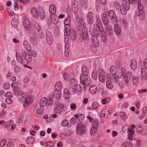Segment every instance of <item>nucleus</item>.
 <instances>
[{
	"mask_svg": "<svg viewBox=\"0 0 147 147\" xmlns=\"http://www.w3.org/2000/svg\"><path fill=\"white\" fill-rule=\"evenodd\" d=\"M96 24H94L93 28H90L89 32L91 35L93 36L95 34L98 33L99 31L103 30V27L100 19H96Z\"/></svg>",
	"mask_w": 147,
	"mask_h": 147,
	"instance_id": "nucleus-1",
	"label": "nucleus"
},
{
	"mask_svg": "<svg viewBox=\"0 0 147 147\" xmlns=\"http://www.w3.org/2000/svg\"><path fill=\"white\" fill-rule=\"evenodd\" d=\"M101 18L103 24L105 26L106 29L109 35H111L113 33V30L109 25V22L106 15L104 13H102L101 15Z\"/></svg>",
	"mask_w": 147,
	"mask_h": 147,
	"instance_id": "nucleus-2",
	"label": "nucleus"
},
{
	"mask_svg": "<svg viewBox=\"0 0 147 147\" xmlns=\"http://www.w3.org/2000/svg\"><path fill=\"white\" fill-rule=\"evenodd\" d=\"M130 8L129 3L126 0H123L122 1V5L120 7V10L121 13L123 15H126L127 11Z\"/></svg>",
	"mask_w": 147,
	"mask_h": 147,
	"instance_id": "nucleus-3",
	"label": "nucleus"
},
{
	"mask_svg": "<svg viewBox=\"0 0 147 147\" xmlns=\"http://www.w3.org/2000/svg\"><path fill=\"white\" fill-rule=\"evenodd\" d=\"M104 11L108 16L110 18L112 22H114L115 23L117 22V17L115 11L113 10H111L107 12V10L105 8H104Z\"/></svg>",
	"mask_w": 147,
	"mask_h": 147,
	"instance_id": "nucleus-4",
	"label": "nucleus"
},
{
	"mask_svg": "<svg viewBox=\"0 0 147 147\" xmlns=\"http://www.w3.org/2000/svg\"><path fill=\"white\" fill-rule=\"evenodd\" d=\"M14 52H16V57L17 61L19 63H21L23 59L22 56L24 58L27 55L26 51L24 49H22L20 52V54L18 52H17L16 51L14 50Z\"/></svg>",
	"mask_w": 147,
	"mask_h": 147,
	"instance_id": "nucleus-5",
	"label": "nucleus"
},
{
	"mask_svg": "<svg viewBox=\"0 0 147 147\" xmlns=\"http://www.w3.org/2000/svg\"><path fill=\"white\" fill-rule=\"evenodd\" d=\"M70 34V32H69V34L68 33H67V34H66V32L65 33V35L64 36H65V52H64V55L66 57H68L69 56V44L67 43V42H68V39L67 38V37H66L67 35H68Z\"/></svg>",
	"mask_w": 147,
	"mask_h": 147,
	"instance_id": "nucleus-6",
	"label": "nucleus"
},
{
	"mask_svg": "<svg viewBox=\"0 0 147 147\" xmlns=\"http://www.w3.org/2000/svg\"><path fill=\"white\" fill-rule=\"evenodd\" d=\"M97 119H95L92 125V127L90 131V134L92 136H94L98 132L97 128Z\"/></svg>",
	"mask_w": 147,
	"mask_h": 147,
	"instance_id": "nucleus-7",
	"label": "nucleus"
},
{
	"mask_svg": "<svg viewBox=\"0 0 147 147\" xmlns=\"http://www.w3.org/2000/svg\"><path fill=\"white\" fill-rule=\"evenodd\" d=\"M76 84V83L74 80L72 79L70 81V83L68 88V89L71 95H74L76 92V91L74 87Z\"/></svg>",
	"mask_w": 147,
	"mask_h": 147,
	"instance_id": "nucleus-8",
	"label": "nucleus"
},
{
	"mask_svg": "<svg viewBox=\"0 0 147 147\" xmlns=\"http://www.w3.org/2000/svg\"><path fill=\"white\" fill-rule=\"evenodd\" d=\"M85 126L82 123L78 124L77 127V131L80 135H83L86 132Z\"/></svg>",
	"mask_w": 147,
	"mask_h": 147,
	"instance_id": "nucleus-9",
	"label": "nucleus"
},
{
	"mask_svg": "<svg viewBox=\"0 0 147 147\" xmlns=\"http://www.w3.org/2000/svg\"><path fill=\"white\" fill-rule=\"evenodd\" d=\"M125 71H126L125 69L124 68H122L121 69V75L123 77L125 81L126 82H128L129 81L128 77H130V75H131V73L129 72L126 74L125 73Z\"/></svg>",
	"mask_w": 147,
	"mask_h": 147,
	"instance_id": "nucleus-10",
	"label": "nucleus"
},
{
	"mask_svg": "<svg viewBox=\"0 0 147 147\" xmlns=\"http://www.w3.org/2000/svg\"><path fill=\"white\" fill-rule=\"evenodd\" d=\"M64 23L65 25L68 26L67 27V28L65 27L64 28L65 35L66 32L67 34V33H68L69 34V31L70 30V28L69 27V25L70 23V18L67 17V18L65 19L64 21ZM65 27L66 26H65Z\"/></svg>",
	"mask_w": 147,
	"mask_h": 147,
	"instance_id": "nucleus-11",
	"label": "nucleus"
},
{
	"mask_svg": "<svg viewBox=\"0 0 147 147\" xmlns=\"http://www.w3.org/2000/svg\"><path fill=\"white\" fill-rule=\"evenodd\" d=\"M33 99L32 96H31L27 97L24 102V107H26L27 106L30 105L33 101Z\"/></svg>",
	"mask_w": 147,
	"mask_h": 147,
	"instance_id": "nucleus-12",
	"label": "nucleus"
},
{
	"mask_svg": "<svg viewBox=\"0 0 147 147\" xmlns=\"http://www.w3.org/2000/svg\"><path fill=\"white\" fill-rule=\"evenodd\" d=\"M30 13L32 16L34 17V19H39V14L37 9L34 7L31 9Z\"/></svg>",
	"mask_w": 147,
	"mask_h": 147,
	"instance_id": "nucleus-13",
	"label": "nucleus"
},
{
	"mask_svg": "<svg viewBox=\"0 0 147 147\" xmlns=\"http://www.w3.org/2000/svg\"><path fill=\"white\" fill-rule=\"evenodd\" d=\"M46 36L47 41L49 45H51L53 43V37L51 33L49 31L46 32Z\"/></svg>",
	"mask_w": 147,
	"mask_h": 147,
	"instance_id": "nucleus-14",
	"label": "nucleus"
},
{
	"mask_svg": "<svg viewBox=\"0 0 147 147\" xmlns=\"http://www.w3.org/2000/svg\"><path fill=\"white\" fill-rule=\"evenodd\" d=\"M145 12L143 10H138L135 11L134 16L141 20L143 18Z\"/></svg>",
	"mask_w": 147,
	"mask_h": 147,
	"instance_id": "nucleus-15",
	"label": "nucleus"
},
{
	"mask_svg": "<svg viewBox=\"0 0 147 147\" xmlns=\"http://www.w3.org/2000/svg\"><path fill=\"white\" fill-rule=\"evenodd\" d=\"M98 35V33L95 34L93 36L91 35L92 37L91 38V42L92 43V45L94 47H97L99 45L98 40V38L95 36L96 35Z\"/></svg>",
	"mask_w": 147,
	"mask_h": 147,
	"instance_id": "nucleus-16",
	"label": "nucleus"
},
{
	"mask_svg": "<svg viewBox=\"0 0 147 147\" xmlns=\"http://www.w3.org/2000/svg\"><path fill=\"white\" fill-rule=\"evenodd\" d=\"M87 20L89 24H91L94 20L93 13L91 12H89L87 15Z\"/></svg>",
	"mask_w": 147,
	"mask_h": 147,
	"instance_id": "nucleus-17",
	"label": "nucleus"
},
{
	"mask_svg": "<svg viewBox=\"0 0 147 147\" xmlns=\"http://www.w3.org/2000/svg\"><path fill=\"white\" fill-rule=\"evenodd\" d=\"M63 105L62 104H59L54 109L55 112L56 113H59L63 110Z\"/></svg>",
	"mask_w": 147,
	"mask_h": 147,
	"instance_id": "nucleus-18",
	"label": "nucleus"
},
{
	"mask_svg": "<svg viewBox=\"0 0 147 147\" xmlns=\"http://www.w3.org/2000/svg\"><path fill=\"white\" fill-rule=\"evenodd\" d=\"M48 98L46 97H43L40 100L39 102L40 105L42 107H44L48 104Z\"/></svg>",
	"mask_w": 147,
	"mask_h": 147,
	"instance_id": "nucleus-19",
	"label": "nucleus"
},
{
	"mask_svg": "<svg viewBox=\"0 0 147 147\" xmlns=\"http://www.w3.org/2000/svg\"><path fill=\"white\" fill-rule=\"evenodd\" d=\"M114 32L116 34L118 35L120 34L121 32V29L119 24H116L114 26Z\"/></svg>",
	"mask_w": 147,
	"mask_h": 147,
	"instance_id": "nucleus-20",
	"label": "nucleus"
},
{
	"mask_svg": "<svg viewBox=\"0 0 147 147\" xmlns=\"http://www.w3.org/2000/svg\"><path fill=\"white\" fill-rule=\"evenodd\" d=\"M22 24L24 25V26L25 27L26 30L29 31L30 30V22L26 18L23 20L22 22Z\"/></svg>",
	"mask_w": 147,
	"mask_h": 147,
	"instance_id": "nucleus-21",
	"label": "nucleus"
},
{
	"mask_svg": "<svg viewBox=\"0 0 147 147\" xmlns=\"http://www.w3.org/2000/svg\"><path fill=\"white\" fill-rule=\"evenodd\" d=\"M130 77H129V76L128 77L129 80L132 79L133 85L136 86L137 85L140 80H139L136 77L133 76L132 74L131 75H130Z\"/></svg>",
	"mask_w": 147,
	"mask_h": 147,
	"instance_id": "nucleus-22",
	"label": "nucleus"
},
{
	"mask_svg": "<svg viewBox=\"0 0 147 147\" xmlns=\"http://www.w3.org/2000/svg\"><path fill=\"white\" fill-rule=\"evenodd\" d=\"M143 69L142 68L141 70V73L142 75V78L140 79V81L142 82H146L147 80V76L146 73V71H143Z\"/></svg>",
	"mask_w": 147,
	"mask_h": 147,
	"instance_id": "nucleus-23",
	"label": "nucleus"
},
{
	"mask_svg": "<svg viewBox=\"0 0 147 147\" xmlns=\"http://www.w3.org/2000/svg\"><path fill=\"white\" fill-rule=\"evenodd\" d=\"M135 3H138V10H143L144 6L142 5V1L141 0H135Z\"/></svg>",
	"mask_w": 147,
	"mask_h": 147,
	"instance_id": "nucleus-24",
	"label": "nucleus"
},
{
	"mask_svg": "<svg viewBox=\"0 0 147 147\" xmlns=\"http://www.w3.org/2000/svg\"><path fill=\"white\" fill-rule=\"evenodd\" d=\"M54 95L55 97L57 99H60L61 97V93L60 90H55L54 92Z\"/></svg>",
	"mask_w": 147,
	"mask_h": 147,
	"instance_id": "nucleus-25",
	"label": "nucleus"
},
{
	"mask_svg": "<svg viewBox=\"0 0 147 147\" xmlns=\"http://www.w3.org/2000/svg\"><path fill=\"white\" fill-rule=\"evenodd\" d=\"M100 33L101 34V38L102 40L104 42H105L106 41L107 38V36L104 30V29L103 28V30L102 31H99L98 34Z\"/></svg>",
	"mask_w": 147,
	"mask_h": 147,
	"instance_id": "nucleus-26",
	"label": "nucleus"
},
{
	"mask_svg": "<svg viewBox=\"0 0 147 147\" xmlns=\"http://www.w3.org/2000/svg\"><path fill=\"white\" fill-rule=\"evenodd\" d=\"M90 91L91 93L94 94L96 93L97 91V87L95 85H92L89 88Z\"/></svg>",
	"mask_w": 147,
	"mask_h": 147,
	"instance_id": "nucleus-27",
	"label": "nucleus"
},
{
	"mask_svg": "<svg viewBox=\"0 0 147 147\" xmlns=\"http://www.w3.org/2000/svg\"><path fill=\"white\" fill-rule=\"evenodd\" d=\"M49 12L50 14L53 15L56 12V9L55 6L54 5H51L49 9Z\"/></svg>",
	"mask_w": 147,
	"mask_h": 147,
	"instance_id": "nucleus-28",
	"label": "nucleus"
},
{
	"mask_svg": "<svg viewBox=\"0 0 147 147\" xmlns=\"http://www.w3.org/2000/svg\"><path fill=\"white\" fill-rule=\"evenodd\" d=\"M51 20L52 23L54 24H56L58 22V18L55 15H51Z\"/></svg>",
	"mask_w": 147,
	"mask_h": 147,
	"instance_id": "nucleus-29",
	"label": "nucleus"
},
{
	"mask_svg": "<svg viewBox=\"0 0 147 147\" xmlns=\"http://www.w3.org/2000/svg\"><path fill=\"white\" fill-rule=\"evenodd\" d=\"M32 26L34 27L35 28V29L37 30L38 32H41L42 31V30L41 28V27L37 23L34 22L32 24Z\"/></svg>",
	"mask_w": 147,
	"mask_h": 147,
	"instance_id": "nucleus-30",
	"label": "nucleus"
},
{
	"mask_svg": "<svg viewBox=\"0 0 147 147\" xmlns=\"http://www.w3.org/2000/svg\"><path fill=\"white\" fill-rule=\"evenodd\" d=\"M23 45L27 51H29L31 50V47L27 41H24L23 42Z\"/></svg>",
	"mask_w": 147,
	"mask_h": 147,
	"instance_id": "nucleus-31",
	"label": "nucleus"
},
{
	"mask_svg": "<svg viewBox=\"0 0 147 147\" xmlns=\"http://www.w3.org/2000/svg\"><path fill=\"white\" fill-rule=\"evenodd\" d=\"M99 80L101 82L103 83L105 81V75L102 73H100L98 75Z\"/></svg>",
	"mask_w": 147,
	"mask_h": 147,
	"instance_id": "nucleus-32",
	"label": "nucleus"
},
{
	"mask_svg": "<svg viewBox=\"0 0 147 147\" xmlns=\"http://www.w3.org/2000/svg\"><path fill=\"white\" fill-rule=\"evenodd\" d=\"M70 94L69 90L67 89H64L63 95L64 97L66 99H67L69 97Z\"/></svg>",
	"mask_w": 147,
	"mask_h": 147,
	"instance_id": "nucleus-33",
	"label": "nucleus"
},
{
	"mask_svg": "<svg viewBox=\"0 0 147 147\" xmlns=\"http://www.w3.org/2000/svg\"><path fill=\"white\" fill-rule=\"evenodd\" d=\"M83 83L82 85H83L84 88H85L86 86L89 85L90 83V80L89 77L87 76Z\"/></svg>",
	"mask_w": 147,
	"mask_h": 147,
	"instance_id": "nucleus-34",
	"label": "nucleus"
},
{
	"mask_svg": "<svg viewBox=\"0 0 147 147\" xmlns=\"http://www.w3.org/2000/svg\"><path fill=\"white\" fill-rule=\"evenodd\" d=\"M43 113V110L41 109H38L35 112V115L36 117H39L42 116Z\"/></svg>",
	"mask_w": 147,
	"mask_h": 147,
	"instance_id": "nucleus-35",
	"label": "nucleus"
},
{
	"mask_svg": "<svg viewBox=\"0 0 147 147\" xmlns=\"http://www.w3.org/2000/svg\"><path fill=\"white\" fill-rule=\"evenodd\" d=\"M82 74L87 75L88 73V71L87 67L85 65H83L82 68Z\"/></svg>",
	"mask_w": 147,
	"mask_h": 147,
	"instance_id": "nucleus-36",
	"label": "nucleus"
},
{
	"mask_svg": "<svg viewBox=\"0 0 147 147\" xmlns=\"http://www.w3.org/2000/svg\"><path fill=\"white\" fill-rule=\"evenodd\" d=\"M109 69L112 75L115 74L117 73V69L116 66L114 65L111 66Z\"/></svg>",
	"mask_w": 147,
	"mask_h": 147,
	"instance_id": "nucleus-37",
	"label": "nucleus"
},
{
	"mask_svg": "<svg viewBox=\"0 0 147 147\" xmlns=\"http://www.w3.org/2000/svg\"><path fill=\"white\" fill-rule=\"evenodd\" d=\"M62 87L63 85L61 82H60L58 81L56 83L55 88L56 90H60L62 88Z\"/></svg>",
	"mask_w": 147,
	"mask_h": 147,
	"instance_id": "nucleus-38",
	"label": "nucleus"
},
{
	"mask_svg": "<svg viewBox=\"0 0 147 147\" xmlns=\"http://www.w3.org/2000/svg\"><path fill=\"white\" fill-rule=\"evenodd\" d=\"M34 140L33 139V137L30 136L28 137L26 139V143L29 144H33L34 142Z\"/></svg>",
	"mask_w": 147,
	"mask_h": 147,
	"instance_id": "nucleus-39",
	"label": "nucleus"
},
{
	"mask_svg": "<svg viewBox=\"0 0 147 147\" xmlns=\"http://www.w3.org/2000/svg\"><path fill=\"white\" fill-rule=\"evenodd\" d=\"M88 3L86 0H83L80 2V4L82 8H86L88 5Z\"/></svg>",
	"mask_w": 147,
	"mask_h": 147,
	"instance_id": "nucleus-40",
	"label": "nucleus"
},
{
	"mask_svg": "<svg viewBox=\"0 0 147 147\" xmlns=\"http://www.w3.org/2000/svg\"><path fill=\"white\" fill-rule=\"evenodd\" d=\"M120 21L124 26L125 27L127 26V22L126 21V18L124 16H123L120 19Z\"/></svg>",
	"mask_w": 147,
	"mask_h": 147,
	"instance_id": "nucleus-41",
	"label": "nucleus"
},
{
	"mask_svg": "<svg viewBox=\"0 0 147 147\" xmlns=\"http://www.w3.org/2000/svg\"><path fill=\"white\" fill-rule=\"evenodd\" d=\"M106 84L107 87L109 89H111L113 87V84L111 80H107Z\"/></svg>",
	"mask_w": 147,
	"mask_h": 147,
	"instance_id": "nucleus-42",
	"label": "nucleus"
},
{
	"mask_svg": "<svg viewBox=\"0 0 147 147\" xmlns=\"http://www.w3.org/2000/svg\"><path fill=\"white\" fill-rule=\"evenodd\" d=\"M133 144L131 142H127L123 143L121 147H132Z\"/></svg>",
	"mask_w": 147,
	"mask_h": 147,
	"instance_id": "nucleus-43",
	"label": "nucleus"
},
{
	"mask_svg": "<svg viewBox=\"0 0 147 147\" xmlns=\"http://www.w3.org/2000/svg\"><path fill=\"white\" fill-rule=\"evenodd\" d=\"M11 24L13 28L16 27L18 24V20L17 19H14L11 21Z\"/></svg>",
	"mask_w": 147,
	"mask_h": 147,
	"instance_id": "nucleus-44",
	"label": "nucleus"
},
{
	"mask_svg": "<svg viewBox=\"0 0 147 147\" xmlns=\"http://www.w3.org/2000/svg\"><path fill=\"white\" fill-rule=\"evenodd\" d=\"M92 76L93 79L94 80L96 79L98 76L97 71L96 70H93L92 72Z\"/></svg>",
	"mask_w": 147,
	"mask_h": 147,
	"instance_id": "nucleus-45",
	"label": "nucleus"
},
{
	"mask_svg": "<svg viewBox=\"0 0 147 147\" xmlns=\"http://www.w3.org/2000/svg\"><path fill=\"white\" fill-rule=\"evenodd\" d=\"M74 87L76 91V93H79L80 91L81 90V86L79 84H75L74 86Z\"/></svg>",
	"mask_w": 147,
	"mask_h": 147,
	"instance_id": "nucleus-46",
	"label": "nucleus"
},
{
	"mask_svg": "<svg viewBox=\"0 0 147 147\" xmlns=\"http://www.w3.org/2000/svg\"><path fill=\"white\" fill-rule=\"evenodd\" d=\"M87 75L82 74L81 75L80 77V82L82 84L85 81V80L87 77Z\"/></svg>",
	"mask_w": 147,
	"mask_h": 147,
	"instance_id": "nucleus-47",
	"label": "nucleus"
},
{
	"mask_svg": "<svg viewBox=\"0 0 147 147\" xmlns=\"http://www.w3.org/2000/svg\"><path fill=\"white\" fill-rule=\"evenodd\" d=\"M78 117V115H76L75 117L71 118L70 120V122L71 123L74 124L77 121V118Z\"/></svg>",
	"mask_w": 147,
	"mask_h": 147,
	"instance_id": "nucleus-48",
	"label": "nucleus"
},
{
	"mask_svg": "<svg viewBox=\"0 0 147 147\" xmlns=\"http://www.w3.org/2000/svg\"><path fill=\"white\" fill-rule=\"evenodd\" d=\"M120 117L122 119L124 120L127 117L126 114L123 112H121L119 113Z\"/></svg>",
	"mask_w": 147,
	"mask_h": 147,
	"instance_id": "nucleus-49",
	"label": "nucleus"
},
{
	"mask_svg": "<svg viewBox=\"0 0 147 147\" xmlns=\"http://www.w3.org/2000/svg\"><path fill=\"white\" fill-rule=\"evenodd\" d=\"M100 3L98 0H96L95 6L96 9L97 11H99L100 9Z\"/></svg>",
	"mask_w": 147,
	"mask_h": 147,
	"instance_id": "nucleus-50",
	"label": "nucleus"
},
{
	"mask_svg": "<svg viewBox=\"0 0 147 147\" xmlns=\"http://www.w3.org/2000/svg\"><path fill=\"white\" fill-rule=\"evenodd\" d=\"M112 78L113 79V81L115 82H117L119 79V76H116V74H112Z\"/></svg>",
	"mask_w": 147,
	"mask_h": 147,
	"instance_id": "nucleus-51",
	"label": "nucleus"
},
{
	"mask_svg": "<svg viewBox=\"0 0 147 147\" xmlns=\"http://www.w3.org/2000/svg\"><path fill=\"white\" fill-rule=\"evenodd\" d=\"M110 102V100L108 98H105L102 100V103L104 105L108 104Z\"/></svg>",
	"mask_w": 147,
	"mask_h": 147,
	"instance_id": "nucleus-52",
	"label": "nucleus"
},
{
	"mask_svg": "<svg viewBox=\"0 0 147 147\" xmlns=\"http://www.w3.org/2000/svg\"><path fill=\"white\" fill-rule=\"evenodd\" d=\"M22 93L23 92L22 91H16L14 92V94L19 96H21Z\"/></svg>",
	"mask_w": 147,
	"mask_h": 147,
	"instance_id": "nucleus-53",
	"label": "nucleus"
},
{
	"mask_svg": "<svg viewBox=\"0 0 147 147\" xmlns=\"http://www.w3.org/2000/svg\"><path fill=\"white\" fill-rule=\"evenodd\" d=\"M30 40L31 42L33 44H35L37 41L36 39L34 36L31 37L30 38Z\"/></svg>",
	"mask_w": 147,
	"mask_h": 147,
	"instance_id": "nucleus-54",
	"label": "nucleus"
},
{
	"mask_svg": "<svg viewBox=\"0 0 147 147\" xmlns=\"http://www.w3.org/2000/svg\"><path fill=\"white\" fill-rule=\"evenodd\" d=\"M72 11L74 13H77L78 11V6L76 5L74 6V5L72 6Z\"/></svg>",
	"mask_w": 147,
	"mask_h": 147,
	"instance_id": "nucleus-55",
	"label": "nucleus"
},
{
	"mask_svg": "<svg viewBox=\"0 0 147 147\" xmlns=\"http://www.w3.org/2000/svg\"><path fill=\"white\" fill-rule=\"evenodd\" d=\"M25 60L28 61H30L32 60V57L30 55H26L25 57H24Z\"/></svg>",
	"mask_w": 147,
	"mask_h": 147,
	"instance_id": "nucleus-56",
	"label": "nucleus"
},
{
	"mask_svg": "<svg viewBox=\"0 0 147 147\" xmlns=\"http://www.w3.org/2000/svg\"><path fill=\"white\" fill-rule=\"evenodd\" d=\"M7 140L6 139H2L0 143V146L1 147H3L6 144Z\"/></svg>",
	"mask_w": 147,
	"mask_h": 147,
	"instance_id": "nucleus-57",
	"label": "nucleus"
},
{
	"mask_svg": "<svg viewBox=\"0 0 147 147\" xmlns=\"http://www.w3.org/2000/svg\"><path fill=\"white\" fill-rule=\"evenodd\" d=\"M102 58L100 57L96 58V63H95L94 64L97 63L99 64H102Z\"/></svg>",
	"mask_w": 147,
	"mask_h": 147,
	"instance_id": "nucleus-58",
	"label": "nucleus"
},
{
	"mask_svg": "<svg viewBox=\"0 0 147 147\" xmlns=\"http://www.w3.org/2000/svg\"><path fill=\"white\" fill-rule=\"evenodd\" d=\"M78 119L79 121L81 122L84 118V115L83 114H81L78 116Z\"/></svg>",
	"mask_w": 147,
	"mask_h": 147,
	"instance_id": "nucleus-59",
	"label": "nucleus"
},
{
	"mask_svg": "<svg viewBox=\"0 0 147 147\" xmlns=\"http://www.w3.org/2000/svg\"><path fill=\"white\" fill-rule=\"evenodd\" d=\"M4 96L6 97H12L13 94L11 92H8L5 94Z\"/></svg>",
	"mask_w": 147,
	"mask_h": 147,
	"instance_id": "nucleus-60",
	"label": "nucleus"
},
{
	"mask_svg": "<svg viewBox=\"0 0 147 147\" xmlns=\"http://www.w3.org/2000/svg\"><path fill=\"white\" fill-rule=\"evenodd\" d=\"M69 123L68 121L67 120H64L61 123L62 125L64 126H67Z\"/></svg>",
	"mask_w": 147,
	"mask_h": 147,
	"instance_id": "nucleus-61",
	"label": "nucleus"
},
{
	"mask_svg": "<svg viewBox=\"0 0 147 147\" xmlns=\"http://www.w3.org/2000/svg\"><path fill=\"white\" fill-rule=\"evenodd\" d=\"M70 107L73 110H74L76 108V105L75 103H72L70 105Z\"/></svg>",
	"mask_w": 147,
	"mask_h": 147,
	"instance_id": "nucleus-62",
	"label": "nucleus"
},
{
	"mask_svg": "<svg viewBox=\"0 0 147 147\" xmlns=\"http://www.w3.org/2000/svg\"><path fill=\"white\" fill-rule=\"evenodd\" d=\"M54 145V143L51 141H49L46 146V147H49L52 146Z\"/></svg>",
	"mask_w": 147,
	"mask_h": 147,
	"instance_id": "nucleus-63",
	"label": "nucleus"
},
{
	"mask_svg": "<svg viewBox=\"0 0 147 147\" xmlns=\"http://www.w3.org/2000/svg\"><path fill=\"white\" fill-rule=\"evenodd\" d=\"M12 122L11 121V122H9V121L8 122L6 123L5 124H4L3 125L5 128L8 127L11 125V124H12Z\"/></svg>",
	"mask_w": 147,
	"mask_h": 147,
	"instance_id": "nucleus-64",
	"label": "nucleus"
}]
</instances>
